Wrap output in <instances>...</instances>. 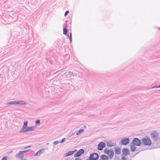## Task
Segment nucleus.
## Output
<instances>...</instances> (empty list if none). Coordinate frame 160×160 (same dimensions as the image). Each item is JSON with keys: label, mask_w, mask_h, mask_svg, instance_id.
Returning a JSON list of instances; mask_svg holds the SVG:
<instances>
[{"label": "nucleus", "mask_w": 160, "mask_h": 160, "mask_svg": "<svg viewBox=\"0 0 160 160\" xmlns=\"http://www.w3.org/2000/svg\"><path fill=\"white\" fill-rule=\"evenodd\" d=\"M152 144V141L149 138H143L142 139L141 145L145 146H149Z\"/></svg>", "instance_id": "obj_1"}, {"label": "nucleus", "mask_w": 160, "mask_h": 160, "mask_svg": "<svg viewBox=\"0 0 160 160\" xmlns=\"http://www.w3.org/2000/svg\"><path fill=\"white\" fill-rule=\"evenodd\" d=\"M159 134L156 131H153L151 133V137L153 140L155 141H158L159 139Z\"/></svg>", "instance_id": "obj_2"}, {"label": "nucleus", "mask_w": 160, "mask_h": 160, "mask_svg": "<svg viewBox=\"0 0 160 160\" xmlns=\"http://www.w3.org/2000/svg\"><path fill=\"white\" fill-rule=\"evenodd\" d=\"M99 158V156L98 153L94 152L91 154L89 158H87L86 160H97Z\"/></svg>", "instance_id": "obj_3"}, {"label": "nucleus", "mask_w": 160, "mask_h": 160, "mask_svg": "<svg viewBox=\"0 0 160 160\" xmlns=\"http://www.w3.org/2000/svg\"><path fill=\"white\" fill-rule=\"evenodd\" d=\"M30 150L31 149H28L25 151H20L16 155L15 157L17 158L21 159L22 160L23 158V153L26 152Z\"/></svg>", "instance_id": "obj_4"}, {"label": "nucleus", "mask_w": 160, "mask_h": 160, "mask_svg": "<svg viewBox=\"0 0 160 160\" xmlns=\"http://www.w3.org/2000/svg\"><path fill=\"white\" fill-rule=\"evenodd\" d=\"M133 144L136 146H139L141 145V142L140 139L137 138H134L132 141Z\"/></svg>", "instance_id": "obj_5"}, {"label": "nucleus", "mask_w": 160, "mask_h": 160, "mask_svg": "<svg viewBox=\"0 0 160 160\" xmlns=\"http://www.w3.org/2000/svg\"><path fill=\"white\" fill-rule=\"evenodd\" d=\"M36 128L35 126L27 127L24 130L22 131H19L20 133H26L27 132H31L34 131Z\"/></svg>", "instance_id": "obj_6"}, {"label": "nucleus", "mask_w": 160, "mask_h": 160, "mask_svg": "<svg viewBox=\"0 0 160 160\" xmlns=\"http://www.w3.org/2000/svg\"><path fill=\"white\" fill-rule=\"evenodd\" d=\"M106 144L103 142H100L98 145V149L99 151H102L105 147Z\"/></svg>", "instance_id": "obj_7"}, {"label": "nucleus", "mask_w": 160, "mask_h": 160, "mask_svg": "<svg viewBox=\"0 0 160 160\" xmlns=\"http://www.w3.org/2000/svg\"><path fill=\"white\" fill-rule=\"evenodd\" d=\"M130 140L129 138H124L121 140V143L124 145H126L129 142Z\"/></svg>", "instance_id": "obj_8"}, {"label": "nucleus", "mask_w": 160, "mask_h": 160, "mask_svg": "<svg viewBox=\"0 0 160 160\" xmlns=\"http://www.w3.org/2000/svg\"><path fill=\"white\" fill-rule=\"evenodd\" d=\"M84 152V150L83 149H81L74 155V157H78Z\"/></svg>", "instance_id": "obj_9"}, {"label": "nucleus", "mask_w": 160, "mask_h": 160, "mask_svg": "<svg viewBox=\"0 0 160 160\" xmlns=\"http://www.w3.org/2000/svg\"><path fill=\"white\" fill-rule=\"evenodd\" d=\"M122 152L123 154L125 156H127L130 154L129 151L127 148H123L122 150Z\"/></svg>", "instance_id": "obj_10"}, {"label": "nucleus", "mask_w": 160, "mask_h": 160, "mask_svg": "<svg viewBox=\"0 0 160 160\" xmlns=\"http://www.w3.org/2000/svg\"><path fill=\"white\" fill-rule=\"evenodd\" d=\"M28 123V122L27 121H25L24 122L23 125V127L21 129L20 131H23V130H24L25 129L27 128V125Z\"/></svg>", "instance_id": "obj_11"}, {"label": "nucleus", "mask_w": 160, "mask_h": 160, "mask_svg": "<svg viewBox=\"0 0 160 160\" xmlns=\"http://www.w3.org/2000/svg\"><path fill=\"white\" fill-rule=\"evenodd\" d=\"M16 104L20 105H26L27 104L23 100L16 101Z\"/></svg>", "instance_id": "obj_12"}, {"label": "nucleus", "mask_w": 160, "mask_h": 160, "mask_svg": "<svg viewBox=\"0 0 160 160\" xmlns=\"http://www.w3.org/2000/svg\"><path fill=\"white\" fill-rule=\"evenodd\" d=\"M67 23H65L63 25V34L64 35H66L67 33V30L66 29Z\"/></svg>", "instance_id": "obj_13"}, {"label": "nucleus", "mask_w": 160, "mask_h": 160, "mask_svg": "<svg viewBox=\"0 0 160 160\" xmlns=\"http://www.w3.org/2000/svg\"><path fill=\"white\" fill-rule=\"evenodd\" d=\"M121 149L118 147H116L115 148V152L116 154H120L121 152Z\"/></svg>", "instance_id": "obj_14"}, {"label": "nucleus", "mask_w": 160, "mask_h": 160, "mask_svg": "<svg viewBox=\"0 0 160 160\" xmlns=\"http://www.w3.org/2000/svg\"><path fill=\"white\" fill-rule=\"evenodd\" d=\"M114 155V152L113 150L112 149H111V151H110V152L109 153V155L108 156H109V158L110 159H111L112 158V157H113Z\"/></svg>", "instance_id": "obj_15"}, {"label": "nucleus", "mask_w": 160, "mask_h": 160, "mask_svg": "<svg viewBox=\"0 0 160 160\" xmlns=\"http://www.w3.org/2000/svg\"><path fill=\"white\" fill-rule=\"evenodd\" d=\"M43 149H42L39 150L34 154V156H36L40 155L42 153V151H43Z\"/></svg>", "instance_id": "obj_16"}, {"label": "nucleus", "mask_w": 160, "mask_h": 160, "mask_svg": "<svg viewBox=\"0 0 160 160\" xmlns=\"http://www.w3.org/2000/svg\"><path fill=\"white\" fill-rule=\"evenodd\" d=\"M101 158L102 160H108L109 159L108 157L105 155H102L101 156Z\"/></svg>", "instance_id": "obj_17"}, {"label": "nucleus", "mask_w": 160, "mask_h": 160, "mask_svg": "<svg viewBox=\"0 0 160 160\" xmlns=\"http://www.w3.org/2000/svg\"><path fill=\"white\" fill-rule=\"evenodd\" d=\"M135 145H134L133 144H132L131 143L130 145V148L131 151L132 152H134L136 149V147L135 146Z\"/></svg>", "instance_id": "obj_18"}, {"label": "nucleus", "mask_w": 160, "mask_h": 160, "mask_svg": "<svg viewBox=\"0 0 160 160\" xmlns=\"http://www.w3.org/2000/svg\"><path fill=\"white\" fill-rule=\"evenodd\" d=\"M73 154V152L72 151H70L66 153L64 155L65 157H67L70 156Z\"/></svg>", "instance_id": "obj_19"}, {"label": "nucleus", "mask_w": 160, "mask_h": 160, "mask_svg": "<svg viewBox=\"0 0 160 160\" xmlns=\"http://www.w3.org/2000/svg\"><path fill=\"white\" fill-rule=\"evenodd\" d=\"M66 75L67 76L70 75L69 77H71V76H73V72H65Z\"/></svg>", "instance_id": "obj_20"}, {"label": "nucleus", "mask_w": 160, "mask_h": 160, "mask_svg": "<svg viewBox=\"0 0 160 160\" xmlns=\"http://www.w3.org/2000/svg\"><path fill=\"white\" fill-rule=\"evenodd\" d=\"M115 145V144L113 142H109L107 144V146L109 147H112L114 146Z\"/></svg>", "instance_id": "obj_21"}, {"label": "nucleus", "mask_w": 160, "mask_h": 160, "mask_svg": "<svg viewBox=\"0 0 160 160\" xmlns=\"http://www.w3.org/2000/svg\"><path fill=\"white\" fill-rule=\"evenodd\" d=\"M5 104H16V101H10L9 102H7Z\"/></svg>", "instance_id": "obj_22"}, {"label": "nucleus", "mask_w": 160, "mask_h": 160, "mask_svg": "<svg viewBox=\"0 0 160 160\" xmlns=\"http://www.w3.org/2000/svg\"><path fill=\"white\" fill-rule=\"evenodd\" d=\"M104 153L109 155V153L110 152V151H111V149L108 150L107 148H106L104 149Z\"/></svg>", "instance_id": "obj_23"}, {"label": "nucleus", "mask_w": 160, "mask_h": 160, "mask_svg": "<svg viewBox=\"0 0 160 160\" xmlns=\"http://www.w3.org/2000/svg\"><path fill=\"white\" fill-rule=\"evenodd\" d=\"M84 130L83 129H80L78 132L76 133V135H79L81 133L83 132Z\"/></svg>", "instance_id": "obj_24"}, {"label": "nucleus", "mask_w": 160, "mask_h": 160, "mask_svg": "<svg viewBox=\"0 0 160 160\" xmlns=\"http://www.w3.org/2000/svg\"><path fill=\"white\" fill-rule=\"evenodd\" d=\"M40 120L39 119H38L35 121V124L36 125L39 124H40Z\"/></svg>", "instance_id": "obj_25"}, {"label": "nucleus", "mask_w": 160, "mask_h": 160, "mask_svg": "<svg viewBox=\"0 0 160 160\" xmlns=\"http://www.w3.org/2000/svg\"><path fill=\"white\" fill-rule=\"evenodd\" d=\"M69 40L70 41V43L72 42V33L71 32L70 33V36H69Z\"/></svg>", "instance_id": "obj_26"}, {"label": "nucleus", "mask_w": 160, "mask_h": 160, "mask_svg": "<svg viewBox=\"0 0 160 160\" xmlns=\"http://www.w3.org/2000/svg\"><path fill=\"white\" fill-rule=\"evenodd\" d=\"M66 140V139L65 138H62V140H61V141L60 142V143H62L63 142Z\"/></svg>", "instance_id": "obj_27"}, {"label": "nucleus", "mask_w": 160, "mask_h": 160, "mask_svg": "<svg viewBox=\"0 0 160 160\" xmlns=\"http://www.w3.org/2000/svg\"><path fill=\"white\" fill-rule=\"evenodd\" d=\"M60 143V142L58 141H54L53 143L55 144V145H56L57 144H58L59 143Z\"/></svg>", "instance_id": "obj_28"}, {"label": "nucleus", "mask_w": 160, "mask_h": 160, "mask_svg": "<svg viewBox=\"0 0 160 160\" xmlns=\"http://www.w3.org/2000/svg\"><path fill=\"white\" fill-rule=\"evenodd\" d=\"M69 11H66L64 13V16H66L67 14L69 13Z\"/></svg>", "instance_id": "obj_29"}, {"label": "nucleus", "mask_w": 160, "mask_h": 160, "mask_svg": "<svg viewBox=\"0 0 160 160\" xmlns=\"http://www.w3.org/2000/svg\"><path fill=\"white\" fill-rule=\"evenodd\" d=\"M160 88V85H158V86L157 85L156 86H154L152 88Z\"/></svg>", "instance_id": "obj_30"}, {"label": "nucleus", "mask_w": 160, "mask_h": 160, "mask_svg": "<svg viewBox=\"0 0 160 160\" xmlns=\"http://www.w3.org/2000/svg\"><path fill=\"white\" fill-rule=\"evenodd\" d=\"M121 160H126V158L125 156L122 157Z\"/></svg>", "instance_id": "obj_31"}, {"label": "nucleus", "mask_w": 160, "mask_h": 160, "mask_svg": "<svg viewBox=\"0 0 160 160\" xmlns=\"http://www.w3.org/2000/svg\"><path fill=\"white\" fill-rule=\"evenodd\" d=\"M2 160H7V158L6 157H4L2 158Z\"/></svg>", "instance_id": "obj_32"}, {"label": "nucleus", "mask_w": 160, "mask_h": 160, "mask_svg": "<svg viewBox=\"0 0 160 160\" xmlns=\"http://www.w3.org/2000/svg\"><path fill=\"white\" fill-rule=\"evenodd\" d=\"M75 160H82L81 159L79 158H76Z\"/></svg>", "instance_id": "obj_33"}, {"label": "nucleus", "mask_w": 160, "mask_h": 160, "mask_svg": "<svg viewBox=\"0 0 160 160\" xmlns=\"http://www.w3.org/2000/svg\"><path fill=\"white\" fill-rule=\"evenodd\" d=\"M31 147V146H27V147H26L24 148H25V149L27 148H30Z\"/></svg>", "instance_id": "obj_34"}, {"label": "nucleus", "mask_w": 160, "mask_h": 160, "mask_svg": "<svg viewBox=\"0 0 160 160\" xmlns=\"http://www.w3.org/2000/svg\"><path fill=\"white\" fill-rule=\"evenodd\" d=\"M77 75V73H73V76H76Z\"/></svg>", "instance_id": "obj_35"}, {"label": "nucleus", "mask_w": 160, "mask_h": 160, "mask_svg": "<svg viewBox=\"0 0 160 160\" xmlns=\"http://www.w3.org/2000/svg\"><path fill=\"white\" fill-rule=\"evenodd\" d=\"M77 151V149H75V150H73V151H72V152H73V153H75Z\"/></svg>", "instance_id": "obj_36"}, {"label": "nucleus", "mask_w": 160, "mask_h": 160, "mask_svg": "<svg viewBox=\"0 0 160 160\" xmlns=\"http://www.w3.org/2000/svg\"><path fill=\"white\" fill-rule=\"evenodd\" d=\"M49 144V143H48L46 144V145H48Z\"/></svg>", "instance_id": "obj_37"}, {"label": "nucleus", "mask_w": 160, "mask_h": 160, "mask_svg": "<svg viewBox=\"0 0 160 160\" xmlns=\"http://www.w3.org/2000/svg\"><path fill=\"white\" fill-rule=\"evenodd\" d=\"M67 21H66L65 22H66V23H67Z\"/></svg>", "instance_id": "obj_38"}, {"label": "nucleus", "mask_w": 160, "mask_h": 160, "mask_svg": "<svg viewBox=\"0 0 160 160\" xmlns=\"http://www.w3.org/2000/svg\"><path fill=\"white\" fill-rule=\"evenodd\" d=\"M27 160L26 159H24V160Z\"/></svg>", "instance_id": "obj_39"}, {"label": "nucleus", "mask_w": 160, "mask_h": 160, "mask_svg": "<svg viewBox=\"0 0 160 160\" xmlns=\"http://www.w3.org/2000/svg\"><path fill=\"white\" fill-rule=\"evenodd\" d=\"M66 160H69L68 159H66Z\"/></svg>", "instance_id": "obj_40"}]
</instances>
